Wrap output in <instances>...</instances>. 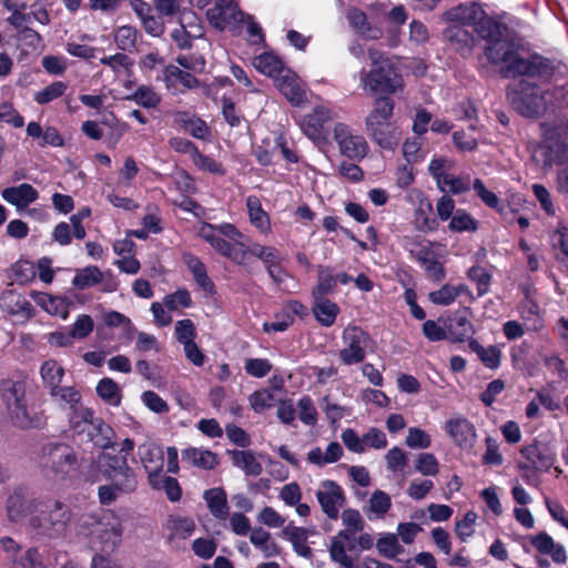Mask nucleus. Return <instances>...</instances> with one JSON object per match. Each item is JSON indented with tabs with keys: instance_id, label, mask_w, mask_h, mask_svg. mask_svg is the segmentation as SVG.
<instances>
[{
	"instance_id": "1",
	"label": "nucleus",
	"mask_w": 568,
	"mask_h": 568,
	"mask_svg": "<svg viewBox=\"0 0 568 568\" xmlns=\"http://www.w3.org/2000/svg\"><path fill=\"white\" fill-rule=\"evenodd\" d=\"M395 103L389 97H378L373 102V109L365 119L368 136L382 149L395 150L400 140V132L390 121Z\"/></svg>"
},
{
	"instance_id": "2",
	"label": "nucleus",
	"mask_w": 568,
	"mask_h": 568,
	"mask_svg": "<svg viewBox=\"0 0 568 568\" xmlns=\"http://www.w3.org/2000/svg\"><path fill=\"white\" fill-rule=\"evenodd\" d=\"M26 390L23 381L4 379L0 384V394L12 424L21 429L42 428L45 425V418L42 414L29 410Z\"/></svg>"
},
{
	"instance_id": "3",
	"label": "nucleus",
	"mask_w": 568,
	"mask_h": 568,
	"mask_svg": "<svg viewBox=\"0 0 568 568\" xmlns=\"http://www.w3.org/2000/svg\"><path fill=\"white\" fill-rule=\"evenodd\" d=\"M70 427L82 442L90 443L94 448L106 450L115 444L114 429L98 417L91 409H79L70 419Z\"/></svg>"
},
{
	"instance_id": "4",
	"label": "nucleus",
	"mask_w": 568,
	"mask_h": 568,
	"mask_svg": "<svg viewBox=\"0 0 568 568\" xmlns=\"http://www.w3.org/2000/svg\"><path fill=\"white\" fill-rule=\"evenodd\" d=\"M100 458L103 462L102 474L109 483L99 487V497L132 494L138 481L134 471L128 465L126 457L102 453Z\"/></svg>"
},
{
	"instance_id": "5",
	"label": "nucleus",
	"mask_w": 568,
	"mask_h": 568,
	"mask_svg": "<svg viewBox=\"0 0 568 568\" xmlns=\"http://www.w3.org/2000/svg\"><path fill=\"white\" fill-rule=\"evenodd\" d=\"M374 546V537L368 532L359 535L339 530L331 540V559L342 568H361L358 559L364 550Z\"/></svg>"
},
{
	"instance_id": "6",
	"label": "nucleus",
	"mask_w": 568,
	"mask_h": 568,
	"mask_svg": "<svg viewBox=\"0 0 568 568\" xmlns=\"http://www.w3.org/2000/svg\"><path fill=\"white\" fill-rule=\"evenodd\" d=\"M37 516H31L30 526L36 534L49 538L60 536L70 520L69 508L58 499H40Z\"/></svg>"
},
{
	"instance_id": "7",
	"label": "nucleus",
	"mask_w": 568,
	"mask_h": 568,
	"mask_svg": "<svg viewBox=\"0 0 568 568\" xmlns=\"http://www.w3.org/2000/svg\"><path fill=\"white\" fill-rule=\"evenodd\" d=\"M509 53L501 60L505 65L500 69L504 78L530 77L549 79L554 74V65L548 58L534 53L527 58L515 50L514 42L509 44Z\"/></svg>"
},
{
	"instance_id": "8",
	"label": "nucleus",
	"mask_w": 568,
	"mask_h": 568,
	"mask_svg": "<svg viewBox=\"0 0 568 568\" xmlns=\"http://www.w3.org/2000/svg\"><path fill=\"white\" fill-rule=\"evenodd\" d=\"M84 524L90 526V544L103 554L113 552L121 542L122 527L120 519L111 511H103L100 518L90 516Z\"/></svg>"
},
{
	"instance_id": "9",
	"label": "nucleus",
	"mask_w": 568,
	"mask_h": 568,
	"mask_svg": "<svg viewBox=\"0 0 568 568\" xmlns=\"http://www.w3.org/2000/svg\"><path fill=\"white\" fill-rule=\"evenodd\" d=\"M547 91L526 80L507 88V99L511 106L523 116L539 118L547 110Z\"/></svg>"
},
{
	"instance_id": "10",
	"label": "nucleus",
	"mask_w": 568,
	"mask_h": 568,
	"mask_svg": "<svg viewBox=\"0 0 568 568\" xmlns=\"http://www.w3.org/2000/svg\"><path fill=\"white\" fill-rule=\"evenodd\" d=\"M40 465L55 479H64L77 470L78 456L65 443H49L42 447Z\"/></svg>"
},
{
	"instance_id": "11",
	"label": "nucleus",
	"mask_w": 568,
	"mask_h": 568,
	"mask_svg": "<svg viewBox=\"0 0 568 568\" xmlns=\"http://www.w3.org/2000/svg\"><path fill=\"white\" fill-rule=\"evenodd\" d=\"M474 30L487 41L485 54L489 62L493 64L501 63V60L510 52L509 44L513 43V41L504 39V31L507 28L485 14L477 22Z\"/></svg>"
},
{
	"instance_id": "12",
	"label": "nucleus",
	"mask_w": 568,
	"mask_h": 568,
	"mask_svg": "<svg viewBox=\"0 0 568 568\" xmlns=\"http://www.w3.org/2000/svg\"><path fill=\"white\" fill-rule=\"evenodd\" d=\"M361 82L372 94H393L404 85L402 74L393 63H384L368 72L363 70Z\"/></svg>"
},
{
	"instance_id": "13",
	"label": "nucleus",
	"mask_w": 568,
	"mask_h": 568,
	"mask_svg": "<svg viewBox=\"0 0 568 568\" xmlns=\"http://www.w3.org/2000/svg\"><path fill=\"white\" fill-rule=\"evenodd\" d=\"M545 141L534 146L531 160L541 165L545 171L552 169L555 164H562L568 160V144L556 138L555 128L545 126Z\"/></svg>"
},
{
	"instance_id": "14",
	"label": "nucleus",
	"mask_w": 568,
	"mask_h": 568,
	"mask_svg": "<svg viewBox=\"0 0 568 568\" xmlns=\"http://www.w3.org/2000/svg\"><path fill=\"white\" fill-rule=\"evenodd\" d=\"M524 463L519 464L520 469L525 473L527 480L535 483L537 480V471H547L555 463V453L546 443L534 440L520 450Z\"/></svg>"
},
{
	"instance_id": "15",
	"label": "nucleus",
	"mask_w": 568,
	"mask_h": 568,
	"mask_svg": "<svg viewBox=\"0 0 568 568\" xmlns=\"http://www.w3.org/2000/svg\"><path fill=\"white\" fill-rule=\"evenodd\" d=\"M200 236L210 243L222 256L232 260L241 266L247 265V246L244 243L240 241L232 243L231 240L229 241L220 236L216 226L211 224H204L201 227Z\"/></svg>"
},
{
	"instance_id": "16",
	"label": "nucleus",
	"mask_w": 568,
	"mask_h": 568,
	"mask_svg": "<svg viewBox=\"0 0 568 568\" xmlns=\"http://www.w3.org/2000/svg\"><path fill=\"white\" fill-rule=\"evenodd\" d=\"M342 339L345 344L338 353L342 363L347 366L362 363L366 356L365 348L371 341L369 335L358 326H348L344 329Z\"/></svg>"
},
{
	"instance_id": "17",
	"label": "nucleus",
	"mask_w": 568,
	"mask_h": 568,
	"mask_svg": "<svg viewBox=\"0 0 568 568\" xmlns=\"http://www.w3.org/2000/svg\"><path fill=\"white\" fill-rule=\"evenodd\" d=\"M334 140L342 155L349 160H362L368 152V144L362 135L354 134L348 125L337 123L334 126Z\"/></svg>"
},
{
	"instance_id": "18",
	"label": "nucleus",
	"mask_w": 568,
	"mask_h": 568,
	"mask_svg": "<svg viewBox=\"0 0 568 568\" xmlns=\"http://www.w3.org/2000/svg\"><path fill=\"white\" fill-rule=\"evenodd\" d=\"M332 120V111L323 105H317L312 113L304 116L301 128L311 140L320 141L324 139V125Z\"/></svg>"
},
{
	"instance_id": "19",
	"label": "nucleus",
	"mask_w": 568,
	"mask_h": 568,
	"mask_svg": "<svg viewBox=\"0 0 568 568\" xmlns=\"http://www.w3.org/2000/svg\"><path fill=\"white\" fill-rule=\"evenodd\" d=\"M446 432L460 448H471L476 442L475 426L465 417L446 422Z\"/></svg>"
},
{
	"instance_id": "20",
	"label": "nucleus",
	"mask_w": 568,
	"mask_h": 568,
	"mask_svg": "<svg viewBox=\"0 0 568 568\" xmlns=\"http://www.w3.org/2000/svg\"><path fill=\"white\" fill-rule=\"evenodd\" d=\"M469 308H464L455 312L446 323L448 337L454 343H462L470 338L475 331L474 326L468 318Z\"/></svg>"
},
{
	"instance_id": "21",
	"label": "nucleus",
	"mask_w": 568,
	"mask_h": 568,
	"mask_svg": "<svg viewBox=\"0 0 568 568\" xmlns=\"http://www.w3.org/2000/svg\"><path fill=\"white\" fill-rule=\"evenodd\" d=\"M483 16H485V11L481 6L471 2L469 4H459L447 10L444 13V19L462 26H476Z\"/></svg>"
},
{
	"instance_id": "22",
	"label": "nucleus",
	"mask_w": 568,
	"mask_h": 568,
	"mask_svg": "<svg viewBox=\"0 0 568 568\" xmlns=\"http://www.w3.org/2000/svg\"><path fill=\"white\" fill-rule=\"evenodd\" d=\"M0 307L11 315L30 318L33 315L32 304L20 293L9 290L0 296Z\"/></svg>"
},
{
	"instance_id": "23",
	"label": "nucleus",
	"mask_w": 568,
	"mask_h": 568,
	"mask_svg": "<svg viewBox=\"0 0 568 568\" xmlns=\"http://www.w3.org/2000/svg\"><path fill=\"white\" fill-rule=\"evenodd\" d=\"M277 89L292 105L300 106L306 102V92L295 74L287 71L275 81Z\"/></svg>"
},
{
	"instance_id": "24",
	"label": "nucleus",
	"mask_w": 568,
	"mask_h": 568,
	"mask_svg": "<svg viewBox=\"0 0 568 568\" xmlns=\"http://www.w3.org/2000/svg\"><path fill=\"white\" fill-rule=\"evenodd\" d=\"M1 196L6 202L20 210L37 201L39 193L31 184L22 183L18 186L3 189Z\"/></svg>"
},
{
	"instance_id": "25",
	"label": "nucleus",
	"mask_w": 568,
	"mask_h": 568,
	"mask_svg": "<svg viewBox=\"0 0 568 568\" xmlns=\"http://www.w3.org/2000/svg\"><path fill=\"white\" fill-rule=\"evenodd\" d=\"M465 27L458 23L452 24L443 31V37L456 51L469 53L474 45V36Z\"/></svg>"
},
{
	"instance_id": "26",
	"label": "nucleus",
	"mask_w": 568,
	"mask_h": 568,
	"mask_svg": "<svg viewBox=\"0 0 568 568\" xmlns=\"http://www.w3.org/2000/svg\"><path fill=\"white\" fill-rule=\"evenodd\" d=\"M40 499H9L7 506L8 518L12 523L30 524L31 516H37Z\"/></svg>"
},
{
	"instance_id": "27",
	"label": "nucleus",
	"mask_w": 568,
	"mask_h": 568,
	"mask_svg": "<svg viewBox=\"0 0 568 568\" xmlns=\"http://www.w3.org/2000/svg\"><path fill=\"white\" fill-rule=\"evenodd\" d=\"M49 393L54 400L65 403L69 405V420L71 419V417L74 416L75 412H78L79 409H89L88 407H84L81 404V394L73 386L62 387L61 385H59L55 388L51 389Z\"/></svg>"
},
{
	"instance_id": "28",
	"label": "nucleus",
	"mask_w": 568,
	"mask_h": 568,
	"mask_svg": "<svg viewBox=\"0 0 568 568\" xmlns=\"http://www.w3.org/2000/svg\"><path fill=\"white\" fill-rule=\"evenodd\" d=\"M139 456L148 473L161 470L163 466V450L155 444H143L139 446Z\"/></svg>"
},
{
	"instance_id": "29",
	"label": "nucleus",
	"mask_w": 568,
	"mask_h": 568,
	"mask_svg": "<svg viewBox=\"0 0 568 568\" xmlns=\"http://www.w3.org/2000/svg\"><path fill=\"white\" fill-rule=\"evenodd\" d=\"M182 463L203 469H212L217 464L216 455L210 450L190 447L182 453Z\"/></svg>"
},
{
	"instance_id": "30",
	"label": "nucleus",
	"mask_w": 568,
	"mask_h": 568,
	"mask_svg": "<svg viewBox=\"0 0 568 568\" xmlns=\"http://www.w3.org/2000/svg\"><path fill=\"white\" fill-rule=\"evenodd\" d=\"M254 68L261 73L274 78L275 80L281 77L284 71L283 62L278 57L273 53H263L253 59Z\"/></svg>"
},
{
	"instance_id": "31",
	"label": "nucleus",
	"mask_w": 568,
	"mask_h": 568,
	"mask_svg": "<svg viewBox=\"0 0 568 568\" xmlns=\"http://www.w3.org/2000/svg\"><path fill=\"white\" fill-rule=\"evenodd\" d=\"M313 313L316 320L326 327L334 324L338 314V306L336 303L331 302L325 296L314 298Z\"/></svg>"
},
{
	"instance_id": "32",
	"label": "nucleus",
	"mask_w": 568,
	"mask_h": 568,
	"mask_svg": "<svg viewBox=\"0 0 568 568\" xmlns=\"http://www.w3.org/2000/svg\"><path fill=\"white\" fill-rule=\"evenodd\" d=\"M336 287V278L329 266H317V284L312 291L313 298L326 297L334 292Z\"/></svg>"
},
{
	"instance_id": "33",
	"label": "nucleus",
	"mask_w": 568,
	"mask_h": 568,
	"mask_svg": "<svg viewBox=\"0 0 568 568\" xmlns=\"http://www.w3.org/2000/svg\"><path fill=\"white\" fill-rule=\"evenodd\" d=\"M250 540L255 548L260 549L266 558L277 556L280 548L271 539V534L263 528H254L250 530Z\"/></svg>"
},
{
	"instance_id": "34",
	"label": "nucleus",
	"mask_w": 568,
	"mask_h": 568,
	"mask_svg": "<svg viewBox=\"0 0 568 568\" xmlns=\"http://www.w3.org/2000/svg\"><path fill=\"white\" fill-rule=\"evenodd\" d=\"M166 528L170 531V539H186L194 532L195 524L194 520L190 517L171 515L168 518Z\"/></svg>"
},
{
	"instance_id": "35",
	"label": "nucleus",
	"mask_w": 568,
	"mask_h": 568,
	"mask_svg": "<svg viewBox=\"0 0 568 568\" xmlns=\"http://www.w3.org/2000/svg\"><path fill=\"white\" fill-rule=\"evenodd\" d=\"M104 273H102L98 266L90 265L77 271V274L72 280V284L79 290H85L102 283Z\"/></svg>"
},
{
	"instance_id": "36",
	"label": "nucleus",
	"mask_w": 568,
	"mask_h": 568,
	"mask_svg": "<svg viewBox=\"0 0 568 568\" xmlns=\"http://www.w3.org/2000/svg\"><path fill=\"white\" fill-rule=\"evenodd\" d=\"M435 243L426 242H413L409 253L413 258L423 267L426 268L438 260V254L433 250Z\"/></svg>"
},
{
	"instance_id": "37",
	"label": "nucleus",
	"mask_w": 568,
	"mask_h": 568,
	"mask_svg": "<svg viewBox=\"0 0 568 568\" xmlns=\"http://www.w3.org/2000/svg\"><path fill=\"white\" fill-rule=\"evenodd\" d=\"M42 382L49 392L59 386L64 376V368L54 359H48L42 363L40 368Z\"/></svg>"
},
{
	"instance_id": "38",
	"label": "nucleus",
	"mask_w": 568,
	"mask_h": 568,
	"mask_svg": "<svg viewBox=\"0 0 568 568\" xmlns=\"http://www.w3.org/2000/svg\"><path fill=\"white\" fill-rule=\"evenodd\" d=\"M14 564L19 568H54V564L37 548H28Z\"/></svg>"
},
{
	"instance_id": "39",
	"label": "nucleus",
	"mask_w": 568,
	"mask_h": 568,
	"mask_svg": "<svg viewBox=\"0 0 568 568\" xmlns=\"http://www.w3.org/2000/svg\"><path fill=\"white\" fill-rule=\"evenodd\" d=\"M233 464L243 469L247 475H260L262 471L261 464L256 460L254 454L250 450H232L230 452Z\"/></svg>"
},
{
	"instance_id": "40",
	"label": "nucleus",
	"mask_w": 568,
	"mask_h": 568,
	"mask_svg": "<svg viewBox=\"0 0 568 568\" xmlns=\"http://www.w3.org/2000/svg\"><path fill=\"white\" fill-rule=\"evenodd\" d=\"M97 394L100 398L112 406H119L121 404V388L112 378H102L97 387Z\"/></svg>"
},
{
	"instance_id": "41",
	"label": "nucleus",
	"mask_w": 568,
	"mask_h": 568,
	"mask_svg": "<svg viewBox=\"0 0 568 568\" xmlns=\"http://www.w3.org/2000/svg\"><path fill=\"white\" fill-rule=\"evenodd\" d=\"M235 6L231 0H216L215 6L207 10V17L216 27L222 28L234 17Z\"/></svg>"
},
{
	"instance_id": "42",
	"label": "nucleus",
	"mask_w": 568,
	"mask_h": 568,
	"mask_svg": "<svg viewBox=\"0 0 568 568\" xmlns=\"http://www.w3.org/2000/svg\"><path fill=\"white\" fill-rule=\"evenodd\" d=\"M124 99L133 101L145 109H154L161 102V97L148 85H140L132 94L126 95Z\"/></svg>"
},
{
	"instance_id": "43",
	"label": "nucleus",
	"mask_w": 568,
	"mask_h": 568,
	"mask_svg": "<svg viewBox=\"0 0 568 568\" xmlns=\"http://www.w3.org/2000/svg\"><path fill=\"white\" fill-rule=\"evenodd\" d=\"M283 535L292 542L297 555L305 558L312 556V549L306 544V534L303 528L287 526L283 529Z\"/></svg>"
},
{
	"instance_id": "44",
	"label": "nucleus",
	"mask_w": 568,
	"mask_h": 568,
	"mask_svg": "<svg viewBox=\"0 0 568 568\" xmlns=\"http://www.w3.org/2000/svg\"><path fill=\"white\" fill-rule=\"evenodd\" d=\"M246 206L250 215V221L261 231H266L270 227V220L266 212L262 209L261 201L257 196L251 195L246 199Z\"/></svg>"
},
{
	"instance_id": "45",
	"label": "nucleus",
	"mask_w": 568,
	"mask_h": 568,
	"mask_svg": "<svg viewBox=\"0 0 568 568\" xmlns=\"http://www.w3.org/2000/svg\"><path fill=\"white\" fill-rule=\"evenodd\" d=\"M376 548L381 556L394 559L404 551L395 534H384L376 541Z\"/></svg>"
},
{
	"instance_id": "46",
	"label": "nucleus",
	"mask_w": 568,
	"mask_h": 568,
	"mask_svg": "<svg viewBox=\"0 0 568 568\" xmlns=\"http://www.w3.org/2000/svg\"><path fill=\"white\" fill-rule=\"evenodd\" d=\"M351 26L362 36L368 39H378L381 30L372 28L367 16L361 10H353L348 14Z\"/></svg>"
},
{
	"instance_id": "47",
	"label": "nucleus",
	"mask_w": 568,
	"mask_h": 568,
	"mask_svg": "<svg viewBox=\"0 0 568 568\" xmlns=\"http://www.w3.org/2000/svg\"><path fill=\"white\" fill-rule=\"evenodd\" d=\"M568 235V227H559L551 236L552 247L557 261L562 267L568 270V242L566 236Z\"/></svg>"
},
{
	"instance_id": "48",
	"label": "nucleus",
	"mask_w": 568,
	"mask_h": 568,
	"mask_svg": "<svg viewBox=\"0 0 568 568\" xmlns=\"http://www.w3.org/2000/svg\"><path fill=\"white\" fill-rule=\"evenodd\" d=\"M33 20H37L42 24H47L50 21L49 14L44 9H39L38 11H31L27 13H22L19 10H13L12 14L9 17V22L16 28H21L24 24L32 23Z\"/></svg>"
},
{
	"instance_id": "49",
	"label": "nucleus",
	"mask_w": 568,
	"mask_h": 568,
	"mask_svg": "<svg viewBox=\"0 0 568 568\" xmlns=\"http://www.w3.org/2000/svg\"><path fill=\"white\" fill-rule=\"evenodd\" d=\"M448 227L453 232H475L478 229V222L465 210H457L452 216Z\"/></svg>"
},
{
	"instance_id": "50",
	"label": "nucleus",
	"mask_w": 568,
	"mask_h": 568,
	"mask_svg": "<svg viewBox=\"0 0 568 568\" xmlns=\"http://www.w3.org/2000/svg\"><path fill=\"white\" fill-rule=\"evenodd\" d=\"M464 291V285L458 287L445 284L439 290L433 291L428 294L429 301L436 305H449L457 296Z\"/></svg>"
},
{
	"instance_id": "51",
	"label": "nucleus",
	"mask_w": 568,
	"mask_h": 568,
	"mask_svg": "<svg viewBox=\"0 0 568 568\" xmlns=\"http://www.w3.org/2000/svg\"><path fill=\"white\" fill-rule=\"evenodd\" d=\"M437 186L440 191H449L453 194H462L470 190L469 180H464L449 173L442 176L437 182Z\"/></svg>"
},
{
	"instance_id": "52",
	"label": "nucleus",
	"mask_w": 568,
	"mask_h": 568,
	"mask_svg": "<svg viewBox=\"0 0 568 568\" xmlns=\"http://www.w3.org/2000/svg\"><path fill=\"white\" fill-rule=\"evenodd\" d=\"M164 79L165 81L176 80L187 89H194L200 85L197 78L173 64L165 68Z\"/></svg>"
},
{
	"instance_id": "53",
	"label": "nucleus",
	"mask_w": 568,
	"mask_h": 568,
	"mask_svg": "<svg viewBox=\"0 0 568 568\" xmlns=\"http://www.w3.org/2000/svg\"><path fill=\"white\" fill-rule=\"evenodd\" d=\"M136 30L131 26L118 28L114 34V41L122 51L132 52L136 47Z\"/></svg>"
},
{
	"instance_id": "54",
	"label": "nucleus",
	"mask_w": 568,
	"mask_h": 568,
	"mask_svg": "<svg viewBox=\"0 0 568 568\" xmlns=\"http://www.w3.org/2000/svg\"><path fill=\"white\" fill-rule=\"evenodd\" d=\"M252 255L263 262L265 267L276 261H281L280 252L273 246L261 245L254 243L252 246H247V256Z\"/></svg>"
},
{
	"instance_id": "55",
	"label": "nucleus",
	"mask_w": 568,
	"mask_h": 568,
	"mask_svg": "<svg viewBox=\"0 0 568 568\" xmlns=\"http://www.w3.org/2000/svg\"><path fill=\"white\" fill-rule=\"evenodd\" d=\"M67 84L62 81H55L44 89L36 92L34 101L39 104H47L64 94Z\"/></svg>"
},
{
	"instance_id": "56",
	"label": "nucleus",
	"mask_w": 568,
	"mask_h": 568,
	"mask_svg": "<svg viewBox=\"0 0 568 568\" xmlns=\"http://www.w3.org/2000/svg\"><path fill=\"white\" fill-rule=\"evenodd\" d=\"M342 523L345 526L343 530H348L354 535L364 532V520L358 510L345 509L342 513Z\"/></svg>"
},
{
	"instance_id": "57",
	"label": "nucleus",
	"mask_w": 568,
	"mask_h": 568,
	"mask_svg": "<svg viewBox=\"0 0 568 568\" xmlns=\"http://www.w3.org/2000/svg\"><path fill=\"white\" fill-rule=\"evenodd\" d=\"M468 277L477 284L479 296L485 295L489 290L491 275L481 266H473L468 270Z\"/></svg>"
},
{
	"instance_id": "58",
	"label": "nucleus",
	"mask_w": 568,
	"mask_h": 568,
	"mask_svg": "<svg viewBox=\"0 0 568 568\" xmlns=\"http://www.w3.org/2000/svg\"><path fill=\"white\" fill-rule=\"evenodd\" d=\"M300 409V419L305 424L313 426L317 423V412L310 396H303L297 402Z\"/></svg>"
},
{
	"instance_id": "59",
	"label": "nucleus",
	"mask_w": 568,
	"mask_h": 568,
	"mask_svg": "<svg viewBox=\"0 0 568 568\" xmlns=\"http://www.w3.org/2000/svg\"><path fill=\"white\" fill-rule=\"evenodd\" d=\"M244 368L248 375L262 378L272 371V364L266 358H248L245 361Z\"/></svg>"
},
{
	"instance_id": "60",
	"label": "nucleus",
	"mask_w": 568,
	"mask_h": 568,
	"mask_svg": "<svg viewBox=\"0 0 568 568\" xmlns=\"http://www.w3.org/2000/svg\"><path fill=\"white\" fill-rule=\"evenodd\" d=\"M163 304L170 311H175L179 307H190L192 298L187 290L182 288L169 294L164 297Z\"/></svg>"
},
{
	"instance_id": "61",
	"label": "nucleus",
	"mask_w": 568,
	"mask_h": 568,
	"mask_svg": "<svg viewBox=\"0 0 568 568\" xmlns=\"http://www.w3.org/2000/svg\"><path fill=\"white\" fill-rule=\"evenodd\" d=\"M415 469L424 476H435L438 473V462L430 453H422L415 463Z\"/></svg>"
},
{
	"instance_id": "62",
	"label": "nucleus",
	"mask_w": 568,
	"mask_h": 568,
	"mask_svg": "<svg viewBox=\"0 0 568 568\" xmlns=\"http://www.w3.org/2000/svg\"><path fill=\"white\" fill-rule=\"evenodd\" d=\"M405 444L410 448H428L432 444L430 436L418 427H410Z\"/></svg>"
},
{
	"instance_id": "63",
	"label": "nucleus",
	"mask_w": 568,
	"mask_h": 568,
	"mask_svg": "<svg viewBox=\"0 0 568 568\" xmlns=\"http://www.w3.org/2000/svg\"><path fill=\"white\" fill-rule=\"evenodd\" d=\"M390 506V499H369L368 505L363 510L369 520H376L382 518Z\"/></svg>"
},
{
	"instance_id": "64",
	"label": "nucleus",
	"mask_w": 568,
	"mask_h": 568,
	"mask_svg": "<svg viewBox=\"0 0 568 568\" xmlns=\"http://www.w3.org/2000/svg\"><path fill=\"white\" fill-rule=\"evenodd\" d=\"M175 336L181 344L192 343L196 336L195 325L191 320H181L175 324Z\"/></svg>"
}]
</instances>
